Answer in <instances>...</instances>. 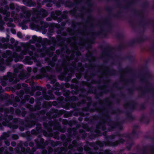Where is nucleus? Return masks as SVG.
<instances>
[{
    "label": "nucleus",
    "mask_w": 154,
    "mask_h": 154,
    "mask_svg": "<svg viewBox=\"0 0 154 154\" xmlns=\"http://www.w3.org/2000/svg\"><path fill=\"white\" fill-rule=\"evenodd\" d=\"M17 51H20V48L19 47H18L17 49Z\"/></svg>",
    "instance_id": "nucleus-27"
},
{
    "label": "nucleus",
    "mask_w": 154,
    "mask_h": 154,
    "mask_svg": "<svg viewBox=\"0 0 154 154\" xmlns=\"http://www.w3.org/2000/svg\"><path fill=\"white\" fill-rule=\"evenodd\" d=\"M13 138L15 139H17L18 138V137L17 135H14L13 136Z\"/></svg>",
    "instance_id": "nucleus-18"
},
{
    "label": "nucleus",
    "mask_w": 154,
    "mask_h": 154,
    "mask_svg": "<svg viewBox=\"0 0 154 154\" xmlns=\"http://www.w3.org/2000/svg\"><path fill=\"white\" fill-rule=\"evenodd\" d=\"M7 26H12L13 24H10V23H7Z\"/></svg>",
    "instance_id": "nucleus-22"
},
{
    "label": "nucleus",
    "mask_w": 154,
    "mask_h": 154,
    "mask_svg": "<svg viewBox=\"0 0 154 154\" xmlns=\"http://www.w3.org/2000/svg\"><path fill=\"white\" fill-rule=\"evenodd\" d=\"M34 101V99H33V100H32V102H33Z\"/></svg>",
    "instance_id": "nucleus-39"
},
{
    "label": "nucleus",
    "mask_w": 154,
    "mask_h": 154,
    "mask_svg": "<svg viewBox=\"0 0 154 154\" xmlns=\"http://www.w3.org/2000/svg\"><path fill=\"white\" fill-rule=\"evenodd\" d=\"M1 83V84L2 85L4 86H5L6 85V83L4 81H2Z\"/></svg>",
    "instance_id": "nucleus-17"
},
{
    "label": "nucleus",
    "mask_w": 154,
    "mask_h": 154,
    "mask_svg": "<svg viewBox=\"0 0 154 154\" xmlns=\"http://www.w3.org/2000/svg\"><path fill=\"white\" fill-rule=\"evenodd\" d=\"M0 23L2 24H3L4 23V22L2 20V17L1 15H0Z\"/></svg>",
    "instance_id": "nucleus-15"
},
{
    "label": "nucleus",
    "mask_w": 154,
    "mask_h": 154,
    "mask_svg": "<svg viewBox=\"0 0 154 154\" xmlns=\"http://www.w3.org/2000/svg\"><path fill=\"white\" fill-rule=\"evenodd\" d=\"M27 69L28 71L29 72H30L31 71V68L30 67H28L27 68Z\"/></svg>",
    "instance_id": "nucleus-20"
},
{
    "label": "nucleus",
    "mask_w": 154,
    "mask_h": 154,
    "mask_svg": "<svg viewBox=\"0 0 154 154\" xmlns=\"http://www.w3.org/2000/svg\"><path fill=\"white\" fill-rule=\"evenodd\" d=\"M106 88H107V80L106 79ZM107 93V91L106 90V93Z\"/></svg>",
    "instance_id": "nucleus-36"
},
{
    "label": "nucleus",
    "mask_w": 154,
    "mask_h": 154,
    "mask_svg": "<svg viewBox=\"0 0 154 154\" xmlns=\"http://www.w3.org/2000/svg\"><path fill=\"white\" fill-rule=\"evenodd\" d=\"M27 51V49L26 48L24 51H23L21 53V54L22 55H26V54Z\"/></svg>",
    "instance_id": "nucleus-10"
},
{
    "label": "nucleus",
    "mask_w": 154,
    "mask_h": 154,
    "mask_svg": "<svg viewBox=\"0 0 154 154\" xmlns=\"http://www.w3.org/2000/svg\"><path fill=\"white\" fill-rule=\"evenodd\" d=\"M108 99L106 97V125H107L108 127L107 131H112L115 128H116L120 130H121L122 128V123L119 122L117 121L115 122L109 119V117L108 115L109 113L112 114H117L120 112V111L119 109H111L109 110L108 109V105L110 107L112 106V103H108Z\"/></svg>",
    "instance_id": "nucleus-2"
},
{
    "label": "nucleus",
    "mask_w": 154,
    "mask_h": 154,
    "mask_svg": "<svg viewBox=\"0 0 154 154\" xmlns=\"http://www.w3.org/2000/svg\"><path fill=\"white\" fill-rule=\"evenodd\" d=\"M41 11L44 13V14L45 16H46L47 15L48 13L44 9H42L41 10Z\"/></svg>",
    "instance_id": "nucleus-13"
},
{
    "label": "nucleus",
    "mask_w": 154,
    "mask_h": 154,
    "mask_svg": "<svg viewBox=\"0 0 154 154\" xmlns=\"http://www.w3.org/2000/svg\"><path fill=\"white\" fill-rule=\"evenodd\" d=\"M11 32L13 34H15L16 33V31L14 30H12Z\"/></svg>",
    "instance_id": "nucleus-28"
},
{
    "label": "nucleus",
    "mask_w": 154,
    "mask_h": 154,
    "mask_svg": "<svg viewBox=\"0 0 154 154\" xmlns=\"http://www.w3.org/2000/svg\"><path fill=\"white\" fill-rule=\"evenodd\" d=\"M47 20H48V18H47Z\"/></svg>",
    "instance_id": "nucleus-40"
},
{
    "label": "nucleus",
    "mask_w": 154,
    "mask_h": 154,
    "mask_svg": "<svg viewBox=\"0 0 154 154\" xmlns=\"http://www.w3.org/2000/svg\"><path fill=\"white\" fill-rule=\"evenodd\" d=\"M9 6L10 9H13L14 8V4L13 3L10 4Z\"/></svg>",
    "instance_id": "nucleus-12"
},
{
    "label": "nucleus",
    "mask_w": 154,
    "mask_h": 154,
    "mask_svg": "<svg viewBox=\"0 0 154 154\" xmlns=\"http://www.w3.org/2000/svg\"><path fill=\"white\" fill-rule=\"evenodd\" d=\"M106 154H113V153L110 150L106 149Z\"/></svg>",
    "instance_id": "nucleus-14"
},
{
    "label": "nucleus",
    "mask_w": 154,
    "mask_h": 154,
    "mask_svg": "<svg viewBox=\"0 0 154 154\" xmlns=\"http://www.w3.org/2000/svg\"><path fill=\"white\" fill-rule=\"evenodd\" d=\"M14 14H15L14 12V11H12L11 12V17H14Z\"/></svg>",
    "instance_id": "nucleus-19"
},
{
    "label": "nucleus",
    "mask_w": 154,
    "mask_h": 154,
    "mask_svg": "<svg viewBox=\"0 0 154 154\" xmlns=\"http://www.w3.org/2000/svg\"><path fill=\"white\" fill-rule=\"evenodd\" d=\"M20 84H18L17 85V88L18 89H19L20 88Z\"/></svg>",
    "instance_id": "nucleus-29"
},
{
    "label": "nucleus",
    "mask_w": 154,
    "mask_h": 154,
    "mask_svg": "<svg viewBox=\"0 0 154 154\" xmlns=\"http://www.w3.org/2000/svg\"><path fill=\"white\" fill-rule=\"evenodd\" d=\"M4 150V148H0V153H1Z\"/></svg>",
    "instance_id": "nucleus-23"
},
{
    "label": "nucleus",
    "mask_w": 154,
    "mask_h": 154,
    "mask_svg": "<svg viewBox=\"0 0 154 154\" xmlns=\"http://www.w3.org/2000/svg\"><path fill=\"white\" fill-rule=\"evenodd\" d=\"M148 78H147V77H144L143 79H141V81L143 82H146Z\"/></svg>",
    "instance_id": "nucleus-11"
},
{
    "label": "nucleus",
    "mask_w": 154,
    "mask_h": 154,
    "mask_svg": "<svg viewBox=\"0 0 154 154\" xmlns=\"http://www.w3.org/2000/svg\"><path fill=\"white\" fill-rule=\"evenodd\" d=\"M106 34L108 32H111L112 30V25L110 22L109 21L106 17Z\"/></svg>",
    "instance_id": "nucleus-6"
},
{
    "label": "nucleus",
    "mask_w": 154,
    "mask_h": 154,
    "mask_svg": "<svg viewBox=\"0 0 154 154\" xmlns=\"http://www.w3.org/2000/svg\"><path fill=\"white\" fill-rule=\"evenodd\" d=\"M106 76L107 75H113L116 74V72L112 69H109L106 66Z\"/></svg>",
    "instance_id": "nucleus-7"
},
{
    "label": "nucleus",
    "mask_w": 154,
    "mask_h": 154,
    "mask_svg": "<svg viewBox=\"0 0 154 154\" xmlns=\"http://www.w3.org/2000/svg\"><path fill=\"white\" fill-rule=\"evenodd\" d=\"M17 36L20 38H22V35L21 33H20V32L17 33Z\"/></svg>",
    "instance_id": "nucleus-16"
},
{
    "label": "nucleus",
    "mask_w": 154,
    "mask_h": 154,
    "mask_svg": "<svg viewBox=\"0 0 154 154\" xmlns=\"http://www.w3.org/2000/svg\"><path fill=\"white\" fill-rule=\"evenodd\" d=\"M13 56L14 57H19V56L18 57L17 56H16V53H14L13 54Z\"/></svg>",
    "instance_id": "nucleus-24"
},
{
    "label": "nucleus",
    "mask_w": 154,
    "mask_h": 154,
    "mask_svg": "<svg viewBox=\"0 0 154 154\" xmlns=\"http://www.w3.org/2000/svg\"><path fill=\"white\" fill-rule=\"evenodd\" d=\"M9 9L8 7L6 6L5 7V8H0V13L6 16L5 17L4 20L5 21H7L8 20V18L10 17V13L8 11Z\"/></svg>",
    "instance_id": "nucleus-3"
},
{
    "label": "nucleus",
    "mask_w": 154,
    "mask_h": 154,
    "mask_svg": "<svg viewBox=\"0 0 154 154\" xmlns=\"http://www.w3.org/2000/svg\"><path fill=\"white\" fill-rule=\"evenodd\" d=\"M138 126L136 125L134 126L132 134H120L119 133H116L114 134H112L109 136L106 135V146H116L120 143H122L125 142V140L121 138L119 140L115 142L112 141V140L115 138L116 136H118L119 137H126L128 141L127 143L126 147L128 149H130L131 146L134 144V142L131 140L132 137H134L136 133V130L138 128Z\"/></svg>",
    "instance_id": "nucleus-1"
},
{
    "label": "nucleus",
    "mask_w": 154,
    "mask_h": 154,
    "mask_svg": "<svg viewBox=\"0 0 154 154\" xmlns=\"http://www.w3.org/2000/svg\"><path fill=\"white\" fill-rule=\"evenodd\" d=\"M3 79L5 80H7L8 79V77L6 76H4L3 77Z\"/></svg>",
    "instance_id": "nucleus-21"
},
{
    "label": "nucleus",
    "mask_w": 154,
    "mask_h": 154,
    "mask_svg": "<svg viewBox=\"0 0 154 154\" xmlns=\"http://www.w3.org/2000/svg\"><path fill=\"white\" fill-rule=\"evenodd\" d=\"M131 71V69L128 68L122 69L121 77V80H123L127 74L130 73Z\"/></svg>",
    "instance_id": "nucleus-5"
},
{
    "label": "nucleus",
    "mask_w": 154,
    "mask_h": 154,
    "mask_svg": "<svg viewBox=\"0 0 154 154\" xmlns=\"http://www.w3.org/2000/svg\"><path fill=\"white\" fill-rule=\"evenodd\" d=\"M47 88H48V89L50 88V87H51V86H50V85H47Z\"/></svg>",
    "instance_id": "nucleus-33"
},
{
    "label": "nucleus",
    "mask_w": 154,
    "mask_h": 154,
    "mask_svg": "<svg viewBox=\"0 0 154 154\" xmlns=\"http://www.w3.org/2000/svg\"><path fill=\"white\" fill-rule=\"evenodd\" d=\"M15 62H17L18 61V60H17L16 59H15Z\"/></svg>",
    "instance_id": "nucleus-37"
},
{
    "label": "nucleus",
    "mask_w": 154,
    "mask_h": 154,
    "mask_svg": "<svg viewBox=\"0 0 154 154\" xmlns=\"http://www.w3.org/2000/svg\"><path fill=\"white\" fill-rule=\"evenodd\" d=\"M125 108H130L132 109H134L136 106V104L133 101H131L126 103L124 105Z\"/></svg>",
    "instance_id": "nucleus-4"
},
{
    "label": "nucleus",
    "mask_w": 154,
    "mask_h": 154,
    "mask_svg": "<svg viewBox=\"0 0 154 154\" xmlns=\"http://www.w3.org/2000/svg\"><path fill=\"white\" fill-rule=\"evenodd\" d=\"M124 47H123V45L122 44L121 45V47H120V48H123Z\"/></svg>",
    "instance_id": "nucleus-34"
},
{
    "label": "nucleus",
    "mask_w": 154,
    "mask_h": 154,
    "mask_svg": "<svg viewBox=\"0 0 154 154\" xmlns=\"http://www.w3.org/2000/svg\"><path fill=\"white\" fill-rule=\"evenodd\" d=\"M15 142H13L11 143V145L13 146H15Z\"/></svg>",
    "instance_id": "nucleus-26"
},
{
    "label": "nucleus",
    "mask_w": 154,
    "mask_h": 154,
    "mask_svg": "<svg viewBox=\"0 0 154 154\" xmlns=\"http://www.w3.org/2000/svg\"><path fill=\"white\" fill-rule=\"evenodd\" d=\"M33 144H32L31 146H33Z\"/></svg>",
    "instance_id": "nucleus-41"
},
{
    "label": "nucleus",
    "mask_w": 154,
    "mask_h": 154,
    "mask_svg": "<svg viewBox=\"0 0 154 154\" xmlns=\"http://www.w3.org/2000/svg\"><path fill=\"white\" fill-rule=\"evenodd\" d=\"M5 144H6V145H7V146H9V145H10V143H9V142H7V141H5Z\"/></svg>",
    "instance_id": "nucleus-25"
},
{
    "label": "nucleus",
    "mask_w": 154,
    "mask_h": 154,
    "mask_svg": "<svg viewBox=\"0 0 154 154\" xmlns=\"http://www.w3.org/2000/svg\"><path fill=\"white\" fill-rule=\"evenodd\" d=\"M33 71L34 72H36L37 71V70L36 69L34 68L33 69Z\"/></svg>",
    "instance_id": "nucleus-35"
},
{
    "label": "nucleus",
    "mask_w": 154,
    "mask_h": 154,
    "mask_svg": "<svg viewBox=\"0 0 154 154\" xmlns=\"http://www.w3.org/2000/svg\"><path fill=\"white\" fill-rule=\"evenodd\" d=\"M143 92H150L154 94V89L153 88H151L150 89H145V90H142Z\"/></svg>",
    "instance_id": "nucleus-9"
},
{
    "label": "nucleus",
    "mask_w": 154,
    "mask_h": 154,
    "mask_svg": "<svg viewBox=\"0 0 154 154\" xmlns=\"http://www.w3.org/2000/svg\"><path fill=\"white\" fill-rule=\"evenodd\" d=\"M2 89V87L1 86H0V89Z\"/></svg>",
    "instance_id": "nucleus-38"
},
{
    "label": "nucleus",
    "mask_w": 154,
    "mask_h": 154,
    "mask_svg": "<svg viewBox=\"0 0 154 154\" xmlns=\"http://www.w3.org/2000/svg\"><path fill=\"white\" fill-rule=\"evenodd\" d=\"M108 51H109V53L110 54L112 52V48L110 47L108 45L106 44V62H107V57L109 56Z\"/></svg>",
    "instance_id": "nucleus-8"
},
{
    "label": "nucleus",
    "mask_w": 154,
    "mask_h": 154,
    "mask_svg": "<svg viewBox=\"0 0 154 154\" xmlns=\"http://www.w3.org/2000/svg\"><path fill=\"white\" fill-rule=\"evenodd\" d=\"M58 94H57V92H56L55 94L57 95H60V93H58Z\"/></svg>",
    "instance_id": "nucleus-32"
},
{
    "label": "nucleus",
    "mask_w": 154,
    "mask_h": 154,
    "mask_svg": "<svg viewBox=\"0 0 154 154\" xmlns=\"http://www.w3.org/2000/svg\"><path fill=\"white\" fill-rule=\"evenodd\" d=\"M106 11H107V8H106Z\"/></svg>",
    "instance_id": "nucleus-42"
},
{
    "label": "nucleus",
    "mask_w": 154,
    "mask_h": 154,
    "mask_svg": "<svg viewBox=\"0 0 154 154\" xmlns=\"http://www.w3.org/2000/svg\"><path fill=\"white\" fill-rule=\"evenodd\" d=\"M32 38L33 39H34V40H35V39H37V37L35 36H33Z\"/></svg>",
    "instance_id": "nucleus-30"
},
{
    "label": "nucleus",
    "mask_w": 154,
    "mask_h": 154,
    "mask_svg": "<svg viewBox=\"0 0 154 154\" xmlns=\"http://www.w3.org/2000/svg\"><path fill=\"white\" fill-rule=\"evenodd\" d=\"M11 42H14V39L13 38H11Z\"/></svg>",
    "instance_id": "nucleus-31"
}]
</instances>
